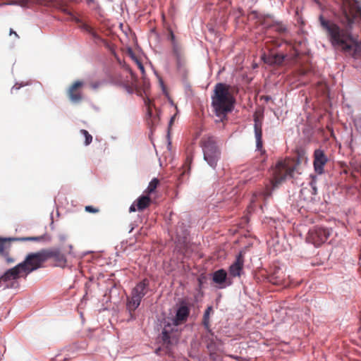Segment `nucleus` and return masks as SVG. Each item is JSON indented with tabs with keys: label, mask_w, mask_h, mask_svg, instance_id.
<instances>
[{
	"label": "nucleus",
	"mask_w": 361,
	"mask_h": 361,
	"mask_svg": "<svg viewBox=\"0 0 361 361\" xmlns=\"http://www.w3.org/2000/svg\"><path fill=\"white\" fill-rule=\"evenodd\" d=\"M80 133L83 135L85 137V145H90L92 141V136L88 133L87 130L85 129L80 130Z\"/></svg>",
	"instance_id": "24"
},
{
	"label": "nucleus",
	"mask_w": 361,
	"mask_h": 361,
	"mask_svg": "<svg viewBox=\"0 0 361 361\" xmlns=\"http://www.w3.org/2000/svg\"><path fill=\"white\" fill-rule=\"evenodd\" d=\"M175 117L176 116L174 115L173 116H172L170 119V121H169V127L171 126V125L173 124V121H174V119H175Z\"/></svg>",
	"instance_id": "35"
},
{
	"label": "nucleus",
	"mask_w": 361,
	"mask_h": 361,
	"mask_svg": "<svg viewBox=\"0 0 361 361\" xmlns=\"http://www.w3.org/2000/svg\"><path fill=\"white\" fill-rule=\"evenodd\" d=\"M135 61H136V63H137V66H138L139 69L141 71V72H142V73H145V68H144V66H143V65H142V62H140V61L138 59H135Z\"/></svg>",
	"instance_id": "28"
},
{
	"label": "nucleus",
	"mask_w": 361,
	"mask_h": 361,
	"mask_svg": "<svg viewBox=\"0 0 361 361\" xmlns=\"http://www.w3.org/2000/svg\"><path fill=\"white\" fill-rule=\"evenodd\" d=\"M173 55L174 56L176 59V68L177 70L182 73L183 74H185L186 72V61L185 58V55L183 51L182 48H178L176 45L174 47V51H173Z\"/></svg>",
	"instance_id": "15"
},
{
	"label": "nucleus",
	"mask_w": 361,
	"mask_h": 361,
	"mask_svg": "<svg viewBox=\"0 0 361 361\" xmlns=\"http://www.w3.org/2000/svg\"><path fill=\"white\" fill-rule=\"evenodd\" d=\"M271 27L274 28L279 34H283L287 32L286 26L281 23H274L271 25Z\"/></svg>",
	"instance_id": "23"
},
{
	"label": "nucleus",
	"mask_w": 361,
	"mask_h": 361,
	"mask_svg": "<svg viewBox=\"0 0 361 361\" xmlns=\"http://www.w3.org/2000/svg\"><path fill=\"white\" fill-rule=\"evenodd\" d=\"M46 261L52 259L55 267L64 268L67 264L66 256L59 248L44 249Z\"/></svg>",
	"instance_id": "11"
},
{
	"label": "nucleus",
	"mask_w": 361,
	"mask_h": 361,
	"mask_svg": "<svg viewBox=\"0 0 361 361\" xmlns=\"http://www.w3.org/2000/svg\"><path fill=\"white\" fill-rule=\"evenodd\" d=\"M279 271H275L270 277L269 281L274 285H283L286 286L283 279L279 275Z\"/></svg>",
	"instance_id": "21"
},
{
	"label": "nucleus",
	"mask_w": 361,
	"mask_h": 361,
	"mask_svg": "<svg viewBox=\"0 0 361 361\" xmlns=\"http://www.w3.org/2000/svg\"><path fill=\"white\" fill-rule=\"evenodd\" d=\"M20 277H26L24 274V271L21 267H19V264L12 269L7 270L4 274L0 278V282H7L11 280H16Z\"/></svg>",
	"instance_id": "14"
},
{
	"label": "nucleus",
	"mask_w": 361,
	"mask_h": 361,
	"mask_svg": "<svg viewBox=\"0 0 361 361\" xmlns=\"http://www.w3.org/2000/svg\"><path fill=\"white\" fill-rule=\"evenodd\" d=\"M329 158L322 149H317L313 154V166L314 171L319 174L324 173V166L328 163Z\"/></svg>",
	"instance_id": "12"
},
{
	"label": "nucleus",
	"mask_w": 361,
	"mask_h": 361,
	"mask_svg": "<svg viewBox=\"0 0 361 361\" xmlns=\"http://www.w3.org/2000/svg\"><path fill=\"white\" fill-rule=\"evenodd\" d=\"M149 289V281L148 279H145L139 282L135 287L132 290L130 297L128 298L127 309L132 315L134 312L140 305L141 300L143 297L148 293Z\"/></svg>",
	"instance_id": "6"
},
{
	"label": "nucleus",
	"mask_w": 361,
	"mask_h": 361,
	"mask_svg": "<svg viewBox=\"0 0 361 361\" xmlns=\"http://www.w3.org/2000/svg\"><path fill=\"white\" fill-rule=\"evenodd\" d=\"M300 161L297 159L287 158L279 161L274 171V178L272 183L276 187L283 180L293 178L295 173H298Z\"/></svg>",
	"instance_id": "3"
},
{
	"label": "nucleus",
	"mask_w": 361,
	"mask_h": 361,
	"mask_svg": "<svg viewBox=\"0 0 361 361\" xmlns=\"http://www.w3.org/2000/svg\"><path fill=\"white\" fill-rule=\"evenodd\" d=\"M335 16L341 26L320 15V27L334 49L351 56L354 66L361 68V42L352 33L355 25L361 26V3L358 0H342Z\"/></svg>",
	"instance_id": "1"
},
{
	"label": "nucleus",
	"mask_w": 361,
	"mask_h": 361,
	"mask_svg": "<svg viewBox=\"0 0 361 361\" xmlns=\"http://www.w3.org/2000/svg\"><path fill=\"white\" fill-rule=\"evenodd\" d=\"M138 211H142L148 207L151 202V199L147 195H142L135 202Z\"/></svg>",
	"instance_id": "19"
},
{
	"label": "nucleus",
	"mask_w": 361,
	"mask_h": 361,
	"mask_svg": "<svg viewBox=\"0 0 361 361\" xmlns=\"http://www.w3.org/2000/svg\"><path fill=\"white\" fill-rule=\"evenodd\" d=\"M86 30L89 32H91L94 36H95V34L93 32L92 27H90V26L86 25Z\"/></svg>",
	"instance_id": "33"
},
{
	"label": "nucleus",
	"mask_w": 361,
	"mask_h": 361,
	"mask_svg": "<svg viewBox=\"0 0 361 361\" xmlns=\"http://www.w3.org/2000/svg\"><path fill=\"white\" fill-rule=\"evenodd\" d=\"M264 116L262 113L255 112L254 114V128L255 135L256 138V147L257 149L261 152V154H265V150L263 149L262 142V121Z\"/></svg>",
	"instance_id": "10"
},
{
	"label": "nucleus",
	"mask_w": 361,
	"mask_h": 361,
	"mask_svg": "<svg viewBox=\"0 0 361 361\" xmlns=\"http://www.w3.org/2000/svg\"><path fill=\"white\" fill-rule=\"evenodd\" d=\"M331 233V228L316 226L308 231L306 241L315 247H319L328 240Z\"/></svg>",
	"instance_id": "8"
},
{
	"label": "nucleus",
	"mask_w": 361,
	"mask_h": 361,
	"mask_svg": "<svg viewBox=\"0 0 361 361\" xmlns=\"http://www.w3.org/2000/svg\"><path fill=\"white\" fill-rule=\"evenodd\" d=\"M85 211L90 213H97L99 209L93 207L92 206H86L85 208Z\"/></svg>",
	"instance_id": "27"
},
{
	"label": "nucleus",
	"mask_w": 361,
	"mask_h": 361,
	"mask_svg": "<svg viewBox=\"0 0 361 361\" xmlns=\"http://www.w3.org/2000/svg\"><path fill=\"white\" fill-rule=\"evenodd\" d=\"M13 35L16 37V38H17V39L19 38V36L16 33V32H15L13 29H10V35Z\"/></svg>",
	"instance_id": "31"
},
{
	"label": "nucleus",
	"mask_w": 361,
	"mask_h": 361,
	"mask_svg": "<svg viewBox=\"0 0 361 361\" xmlns=\"http://www.w3.org/2000/svg\"><path fill=\"white\" fill-rule=\"evenodd\" d=\"M286 56V55L276 53L264 55L262 59L266 63L270 65H281Z\"/></svg>",
	"instance_id": "17"
},
{
	"label": "nucleus",
	"mask_w": 361,
	"mask_h": 361,
	"mask_svg": "<svg viewBox=\"0 0 361 361\" xmlns=\"http://www.w3.org/2000/svg\"><path fill=\"white\" fill-rule=\"evenodd\" d=\"M46 262L44 249L37 252L29 253L25 260L19 264L26 276L31 272L43 267Z\"/></svg>",
	"instance_id": "7"
},
{
	"label": "nucleus",
	"mask_w": 361,
	"mask_h": 361,
	"mask_svg": "<svg viewBox=\"0 0 361 361\" xmlns=\"http://www.w3.org/2000/svg\"><path fill=\"white\" fill-rule=\"evenodd\" d=\"M99 82H94V83H92L91 84V87L93 88V89H96L99 87Z\"/></svg>",
	"instance_id": "32"
},
{
	"label": "nucleus",
	"mask_w": 361,
	"mask_h": 361,
	"mask_svg": "<svg viewBox=\"0 0 361 361\" xmlns=\"http://www.w3.org/2000/svg\"><path fill=\"white\" fill-rule=\"evenodd\" d=\"M136 207V203L134 202L129 208V212H135L137 209L135 207Z\"/></svg>",
	"instance_id": "29"
},
{
	"label": "nucleus",
	"mask_w": 361,
	"mask_h": 361,
	"mask_svg": "<svg viewBox=\"0 0 361 361\" xmlns=\"http://www.w3.org/2000/svg\"><path fill=\"white\" fill-rule=\"evenodd\" d=\"M159 183V180L158 178H153L150 181V183H149L147 188L145 191V192L147 193V195H149V194L154 192L155 191L156 188H157Z\"/></svg>",
	"instance_id": "22"
},
{
	"label": "nucleus",
	"mask_w": 361,
	"mask_h": 361,
	"mask_svg": "<svg viewBox=\"0 0 361 361\" xmlns=\"http://www.w3.org/2000/svg\"><path fill=\"white\" fill-rule=\"evenodd\" d=\"M44 238L42 236L39 237H26L21 238H0V255L6 259L8 263H12L14 260L8 257V252L10 250V242L14 240L21 241H39Z\"/></svg>",
	"instance_id": "9"
},
{
	"label": "nucleus",
	"mask_w": 361,
	"mask_h": 361,
	"mask_svg": "<svg viewBox=\"0 0 361 361\" xmlns=\"http://www.w3.org/2000/svg\"><path fill=\"white\" fill-rule=\"evenodd\" d=\"M19 89H20V87H17V85H14L13 87L12 90H19Z\"/></svg>",
	"instance_id": "36"
},
{
	"label": "nucleus",
	"mask_w": 361,
	"mask_h": 361,
	"mask_svg": "<svg viewBox=\"0 0 361 361\" xmlns=\"http://www.w3.org/2000/svg\"><path fill=\"white\" fill-rule=\"evenodd\" d=\"M207 349L209 351V355L211 358L214 359L216 344L213 341H212L210 343L207 344Z\"/></svg>",
	"instance_id": "25"
},
{
	"label": "nucleus",
	"mask_w": 361,
	"mask_h": 361,
	"mask_svg": "<svg viewBox=\"0 0 361 361\" xmlns=\"http://www.w3.org/2000/svg\"><path fill=\"white\" fill-rule=\"evenodd\" d=\"M213 312L212 306H209L204 311L203 318H202V324L204 328L209 331H211L210 329V314Z\"/></svg>",
	"instance_id": "20"
},
{
	"label": "nucleus",
	"mask_w": 361,
	"mask_h": 361,
	"mask_svg": "<svg viewBox=\"0 0 361 361\" xmlns=\"http://www.w3.org/2000/svg\"><path fill=\"white\" fill-rule=\"evenodd\" d=\"M169 38L172 44V51H174V47L176 45L178 48H182L181 45L176 41V37L172 31H170Z\"/></svg>",
	"instance_id": "26"
},
{
	"label": "nucleus",
	"mask_w": 361,
	"mask_h": 361,
	"mask_svg": "<svg viewBox=\"0 0 361 361\" xmlns=\"http://www.w3.org/2000/svg\"><path fill=\"white\" fill-rule=\"evenodd\" d=\"M238 11H239V13H240V15H242V12H243L242 9H239V10H238Z\"/></svg>",
	"instance_id": "38"
},
{
	"label": "nucleus",
	"mask_w": 361,
	"mask_h": 361,
	"mask_svg": "<svg viewBox=\"0 0 361 361\" xmlns=\"http://www.w3.org/2000/svg\"><path fill=\"white\" fill-rule=\"evenodd\" d=\"M244 265V257L243 254L239 253L235 262L229 267V274L233 277L240 276L241 275Z\"/></svg>",
	"instance_id": "16"
},
{
	"label": "nucleus",
	"mask_w": 361,
	"mask_h": 361,
	"mask_svg": "<svg viewBox=\"0 0 361 361\" xmlns=\"http://www.w3.org/2000/svg\"><path fill=\"white\" fill-rule=\"evenodd\" d=\"M204 159L214 169L217 166L221 157V151L216 145V139L212 136L203 137L200 141Z\"/></svg>",
	"instance_id": "5"
},
{
	"label": "nucleus",
	"mask_w": 361,
	"mask_h": 361,
	"mask_svg": "<svg viewBox=\"0 0 361 361\" xmlns=\"http://www.w3.org/2000/svg\"><path fill=\"white\" fill-rule=\"evenodd\" d=\"M190 314L189 308L185 305H181L177 310L175 319H172V324L165 323L164 327L161 333V339L163 343L169 347L173 343V341L176 339L174 329L177 326L186 321ZM177 331V329H176Z\"/></svg>",
	"instance_id": "4"
},
{
	"label": "nucleus",
	"mask_w": 361,
	"mask_h": 361,
	"mask_svg": "<svg viewBox=\"0 0 361 361\" xmlns=\"http://www.w3.org/2000/svg\"><path fill=\"white\" fill-rule=\"evenodd\" d=\"M227 278V273L224 269H219L216 271L213 274V281L219 285H220V288L224 287V286H221L226 280Z\"/></svg>",
	"instance_id": "18"
},
{
	"label": "nucleus",
	"mask_w": 361,
	"mask_h": 361,
	"mask_svg": "<svg viewBox=\"0 0 361 361\" xmlns=\"http://www.w3.org/2000/svg\"><path fill=\"white\" fill-rule=\"evenodd\" d=\"M88 4L93 3L94 0H86Z\"/></svg>",
	"instance_id": "37"
},
{
	"label": "nucleus",
	"mask_w": 361,
	"mask_h": 361,
	"mask_svg": "<svg viewBox=\"0 0 361 361\" xmlns=\"http://www.w3.org/2000/svg\"><path fill=\"white\" fill-rule=\"evenodd\" d=\"M235 104V99L231 92V87L225 83L219 82L214 86L212 96V106L216 116L221 120L231 112Z\"/></svg>",
	"instance_id": "2"
},
{
	"label": "nucleus",
	"mask_w": 361,
	"mask_h": 361,
	"mask_svg": "<svg viewBox=\"0 0 361 361\" xmlns=\"http://www.w3.org/2000/svg\"><path fill=\"white\" fill-rule=\"evenodd\" d=\"M205 280V277L204 276H200L198 278V283H199V286L201 287L202 283H204V281Z\"/></svg>",
	"instance_id": "30"
},
{
	"label": "nucleus",
	"mask_w": 361,
	"mask_h": 361,
	"mask_svg": "<svg viewBox=\"0 0 361 361\" xmlns=\"http://www.w3.org/2000/svg\"><path fill=\"white\" fill-rule=\"evenodd\" d=\"M84 82L80 80H76L68 87L67 95L71 102L78 104L83 99L82 88Z\"/></svg>",
	"instance_id": "13"
},
{
	"label": "nucleus",
	"mask_w": 361,
	"mask_h": 361,
	"mask_svg": "<svg viewBox=\"0 0 361 361\" xmlns=\"http://www.w3.org/2000/svg\"><path fill=\"white\" fill-rule=\"evenodd\" d=\"M311 186H312V190H313V194H316L317 193V188L315 187V185L313 184V183H311Z\"/></svg>",
	"instance_id": "34"
}]
</instances>
